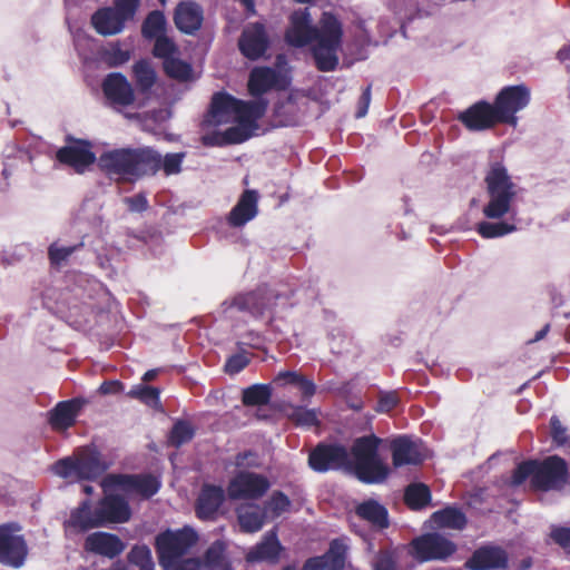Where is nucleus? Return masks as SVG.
<instances>
[{"instance_id":"1","label":"nucleus","mask_w":570,"mask_h":570,"mask_svg":"<svg viewBox=\"0 0 570 570\" xmlns=\"http://www.w3.org/2000/svg\"><path fill=\"white\" fill-rule=\"evenodd\" d=\"M266 108L267 101L265 99L243 101L224 92L215 94L212 99L210 109L205 117L204 126L235 125L223 132L204 135V144L222 146L247 140L258 129L257 120L264 116Z\"/></svg>"},{"instance_id":"2","label":"nucleus","mask_w":570,"mask_h":570,"mask_svg":"<svg viewBox=\"0 0 570 570\" xmlns=\"http://www.w3.org/2000/svg\"><path fill=\"white\" fill-rule=\"evenodd\" d=\"M289 27L286 30V41L296 48L312 45L315 65L321 71H333L338 65L343 29L335 16L324 12L318 28L313 27L312 17L307 9L292 13Z\"/></svg>"},{"instance_id":"3","label":"nucleus","mask_w":570,"mask_h":570,"mask_svg":"<svg viewBox=\"0 0 570 570\" xmlns=\"http://www.w3.org/2000/svg\"><path fill=\"white\" fill-rule=\"evenodd\" d=\"M161 156L149 147L118 148L98 157L99 168L110 178L137 180L160 169Z\"/></svg>"},{"instance_id":"4","label":"nucleus","mask_w":570,"mask_h":570,"mask_svg":"<svg viewBox=\"0 0 570 570\" xmlns=\"http://www.w3.org/2000/svg\"><path fill=\"white\" fill-rule=\"evenodd\" d=\"M198 541V533L190 527L166 530L156 537L159 564L164 570H200V560L188 557Z\"/></svg>"},{"instance_id":"5","label":"nucleus","mask_w":570,"mask_h":570,"mask_svg":"<svg viewBox=\"0 0 570 570\" xmlns=\"http://www.w3.org/2000/svg\"><path fill=\"white\" fill-rule=\"evenodd\" d=\"M289 306V298L286 295L279 294L265 285L252 292L240 293L230 301L223 303L224 313L230 316L234 312H240L256 318L264 317L268 320L282 317Z\"/></svg>"},{"instance_id":"6","label":"nucleus","mask_w":570,"mask_h":570,"mask_svg":"<svg viewBox=\"0 0 570 570\" xmlns=\"http://www.w3.org/2000/svg\"><path fill=\"white\" fill-rule=\"evenodd\" d=\"M485 183L489 200L483 207V215L488 219H501L505 216L513 218L517 190L507 168L501 163L491 164Z\"/></svg>"},{"instance_id":"7","label":"nucleus","mask_w":570,"mask_h":570,"mask_svg":"<svg viewBox=\"0 0 570 570\" xmlns=\"http://www.w3.org/2000/svg\"><path fill=\"white\" fill-rule=\"evenodd\" d=\"M381 442L380 438L372 434L356 439L352 445L347 470L353 471L364 483L383 482L389 474L387 465L377 453Z\"/></svg>"},{"instance_id":"8","label":"nucleus","mask_w":570,"mask_h":570,"mask_svg":"<svg viewBox=\"0 0 570 570\" xmlns=\"http://www.w3.org/2000/svg\"><path fill=\"white\" fill-rule=\"evenodd\" d=\"M106 470L107 465L92 448H81L52 465L56 475L70 481L95 480Z\"/></svg>"},{"instance_id":"9","label":"nucleus","mask_w":570,"mask_h":570,"mask_svg":"<svg viewBox=\"0 0 570 570\" xmlns=\"http://www.w3.org/2000/svg\"><path fill=\"white\" fill-rule=\"evenodd\" d=\"M531 100V90L528 86L514 85L503 87L495 97L493 107L500 124L512 127L518 125L517 114L525 109Z\"/></svg>"},{"instance_id":"10","label":"nucleus","mask_w":570,"mask_h":570,"mask_svg":"<svg viewBox=\"0 0 570 570\" xmlns=\"http://www.w3.org/2000/svg\"><path fill=\"white\" fill-rule=\"evenodd\" d=\"M105 492L121 490L127 495H139L148 499L156 494L160 488V481L153 475H107L101 483Z\"/></svg>"},{"instance_id":"11","label":"nucleus","mask_w":570,"mask_h":570,"mask_svg":"<svg viewBox=\"0 0 570 570\" xmlns=\"http://www.w3.org/2000/svg\"><path fill=\"white\" fill-rule=\"evenodd\" d=\"M412 554L419 561L446 560L456 551V546L446 537L438 533H426L415 538L412 543Z\"/></svg>"},{"instance_id":"12","label":"nucleus","mask_w":570,"mask_h":570,"mask_svg":"<svg viewBox=\"0 0 570 570\" xmlns=\"http://www.w3.org/2000/svg\"><path fill=\"white\" fill-rule=\"evenodd\" d=\"M16 523L0 525V562L13 568L23 564L27 546Z\"/></svg>"},{"instance_id":"13","label":"nucleus","mask_w":570,"mask_h":570,"mask_svg":"<svg viewBox=\"0 0 570 570\" xmlns=\"http://www.w3.org/2000/svg\"><path fill=\"white\" fill-rule=\"evenodd\" d=\"M568 479L567 463L563 459L552 455L537 462V470L532 479V484L540 490L561 489Z\"/></svg>"},{"instance_id":"14","label":"nucleus","mask_w":570,"mask_h":570,"mask_svg":"<svg viewBox=\"0 0 570 570\" xmlns=\"http://www.w3.org/2000/svg\"><path fill=\"white\" fill-rule=\"evenodd\" d=\"M308 463L317 472L338 469L347 470L351 459L346 448L343 445L320 444L311 452Z\"/></svg>"},{"instance_id":"15","label":"nucleus","mask_w":570,"mask_h":570,"mask_svg":"<svg viewBox=\"0 0 570 570\" xmlns=\"http://www.w3.org/2000/svg\"><path fill=\"white\" fill-rule=\"evenodd\" d=\"M102 92L108 106L121 111L135 101L131 83L120 72H111L102 81Z\"/></svg>"},{"instance_id":"16","label":"nucleus","mask_w":570,"mask_h":570,"mask_svg":"<svg viewBox=\"0 0 570 570\" xmlns=\"http://www.w3.org/2000/svg\"><path fill=\"white\" fill-rule=\"evenodd\" d=\"M269 487L264 475L243 471L232 479L227 491L230 499H258L267 492Z\"/></svg>"},{"instance_id":"17","label":"nucleus","mask_w":570,"mask_h":570,"mask_svg":"<svg viewBox=\"0 0 570 570\" xmlns=\"http://www.w3.org/2000/svg\"><path fill=\"white\" fill-rule=\"evenodd\" d=\"M289 83L287 72L283 69L256 67L250 71L248 90L258 97L272 89H285Z\"/></svg>"},{"instance_id":"18","label":"nucleus","mask_w":570,"mask_h":570,"mask_svg":"<svg viewBox=\"0 0 570 570\" xmlns=\"http://www.w3.org/2000/svg\"><path fill=\"white\" fill-rule=\"evenodd\" d=\"M57 159L73 168L76 173H85L98 158L91 150V144L87 140H72L67 146L58 149Z\"/></svg>"},{"instance_id":"19","label":"nucleus","mask_w":570,"mask_h":570,"mask_svg":"<svg viewBox=\"0 0 570 570\" xmlns=\"http://www.w3.org/2000/svg\"><path fill=\"white\" fill-rule=\"evenodd\" d=\"M391 451L395 468L416 465L425 459L423 444L407 435H401L392 440Z\"/></svg>"},{"instance_id":"20","label":"nucleus","mask_w":570,"mask_h":570,"mask_svg":"<svg viewBox=\"0 0 570 570\" xmlns=\"http://www.w3.org/2000/svg\"><path fill=\"white\" fill-rule=\"evenodd\" d=\"M238 45L245 57L252 60L258 59L268 48V37L264 26L258 22L247 24Z\"/></svg>"},{"instance_id":"21","label":"nucleus","mask_w":570,"mask_h":570,"mask_svg":"<svg viewBox=\"0 0 570 570\" xmlns=\"http://www.w3.org/2000/svg\"><path fill=\"white\" fill-rule=\"evenodd\" d=\"M101 525L97 507L92 509L89 500H85L71 511L69 519L65 521V531L68 535H71Z\"/></svg>"},{"instance_id":"22","label":"nucleus","mask_w":570,"mask_h":570,"mask_svg":"<svg viewBox=\"0 0 570 570\" xmlns=\"http://www.w3.org/2000/svg\"><path fill=\"white\" fill-rule=\"evenodd\" d=\"M346 550L345 539H334L328 551L323 556L308 559L303 570H343Z\"/></svg>"},{"instance_id":"23","label":"nucleus","mask_w":570,"mask_h":570,"mask_svg":"<svg viewBox=\"0 0 570 570\" xmlns=\"http://www.w3.org/2000/svg\"><path fill=\"white\" fill-rule=\"evenodd\" d=\"M507 566V552L495 546H483L476 549L465 562V567L470 570H498L505 569Z\"/></svg>"},{"instance_id":"24","label":"nucleus","mask_w":570,"mask_h":570,"mask_svg":"<svg viewBox=\"0 0 570 570\" xmlns=\"http://www.w3.org/2000/svg\"><path fill=\"white\" fill-rule=\"evenodd\" d=\"M493 105L479 101L461 112L459 119L470 130H484L500 124Z\"/></svg>"},{"instance_id":"25","label":"nucleus","mask_w":570,"mask_h":570,"mask_svg":"<svg viewBox=\"0 0 570 570\" xmlns=\"http://www.w3.org/2000/svg\"><path fill=\"white\" fill-rule=\"evenodd\" d=\"M101 524L122 523L130 518V508L128 502L116 494H106L97 505Z\"/></svg>"},{"instance_id":"26","label":"nucleus","mask_w":570,"mask_h":570,"mask_svg":"<svg viewBox=\"0 0 570 570\" xmlns=\"http://www.w3.org/2000/svg\"><path fill=\"white\" fill-rule=\"evenodd\" d=\"M85 549L95 554L111 559L124 551L125 544L116 534L95 532L86 538Z\"/></svg>"},{"instance_id":"27","label":"nucleus","mask_w":570,"mask_h":570,"mask_svg":"<svg viewBox=\"0 0 570 570\" xmlns=\"http://www.w3.org/2000/svg\"><path fill=\"white\" fill-rule=\"evenodd\" d=\"M82 405L83 401L80 399L61 401L51 411H49L48 422L53 430L65 431L75 424L76 417Z\"/></svg>"},{"instance_id":"28","label":"nucleus","mask_w":570,"mask_h":570,"mask_svg":"<svg viewBox=\"0 0 570 570\" xmlns=\"http://www.w3.org/2000/svg\"><path fill=\"white\" fill-rule=\"evenodd\" d=\"M258 195L255 190L247 189L239 197L237 204L230 210L227 220L233 227H242L258 213Z\"/></svg>"},{"instance_id":"29","label":"nucleus","mask_w":570,"mask_h":570,"mask_svg":"<svg viewBox=\"0 0 570 570\" xmlns=\"http://www.w3.org/2000/svg\"><path fill=\"white\" fill-rule=\"evenodd\" d=\"M203 19V9L193 1L180 2L175 10V24L187 35H194L202 27Z\"/></svg>"},{"instance_id":"30","label":"nucleus","mask_w":570,"mask_h":570,"mask_svg":"<svg viewBox=\"0 0 570 570\" xmlns=\"http://www.w3.org/2000/svg\"><path fill=\"white\" fill-rule=\"evenodd\" d=\"M225 494L222 488L205 485L197 499L196 514L202 520H213L224 501Z\"/></svg>"},{"instance_id":"31","label":"nucleus","mask_w":570,"mask_h":570,"mask_svg":"<svg viewBox=\"0 0 570 570\" xmlns=\"http://www.w3.org/2000/svg\"><path fill=\"white\" fill-rule=\"evenodd\" d=\"M91 23L101 36H114L122 31L125 21L111 7L96 11L91 17Z\"/></svg>"},{"instance_id":"32","label":"nucleus","mask_w":570,"mask_h":570,"mask_svg":"<svg viewBox=\"0 0 570 570\" xmlns=\"http://www.w3.org/2000/svg\"><path fill=\"white\" fill-rule=\"evenodd\" d=\"M429 522L431 523V528L462 530L466 525V517L459 508L446 507L435 511Z\"/></svg>"},{"instance_id":"33","label":"nucleus","mask_w":570,"mask_h":570,"mask_svg":"<svg viewBox=\"0 0 570 570\" xmlns=\"http://www.w3.org/2000/svg\"><path fill=\"white\" fill-rule=\"evenodd\" d=\"M281 551V544L275 531L268 532L263 541L247 553L248 561H276Z\"/></svg>"},{"instance_id":"34","label":"nucleus","mask_w":570,"mask_h":570,"mask_svg":"<svg viewBox=\"0 0 570 570\" xmlns=\"http://www.w3.org/2000/svg\"><path fill=\"white\" fill-rule=\"evenodd\" d=\"M356 514L376 529L389 525L387 510L375 500H367L356 508Z\"/></svg>"},{"instance_id":"35","label":"nucleus","mask_w":570,"mask_h":570,"mask_svg":"<svg viewBox=\"0 0 570 570\" xmlns=\"http://www.w3.org/2000/svg\"><path fill=\"white\" fill-rule=\"evenodd\" d=\"M237 518L242 530L253 533L262 529L266 515L256 504H243L237 509Z\"/></svg>"},{"instance_id":"36","label":"nucleus","mask_w":570,"mask_h":570,"mask_svg":"<svg viewBox=\"0 0 570 570\" xmlns=\"http://www.w3.org/2000/svg\"><path fill=\"white\" fill-rule=\"evenodd\" d=\"M517 229L514 220L508 218L501 222H480L476 225V232L483 238H498L513 233Z\"/></svg>"},{"instance_id":"37","label":"nucleus","mask_w":570,"mask_h":570,"mask_svg":"<svg viewBox=\"0 0 570 570\" xmlns=\"http://www.w3.org/2000/svg\"><path fill=\"white\" fill-rule=\"evenodd\" d=\"M404 552L400 549L380 551L373 560V570H404Z\"/></svg>"},{"instance_id":"38","label":"nucleus","mask_w":570,"mask_h":570,"mask_svg":"<svg viewBox=\"0 0 570 570\" xmlns=\"http://www.w3.org/2000/svg\"><path fill=\"white\" fill-rule=\"evenodd\" d=\"M404 499L411 509L420 510L431 501V491L423 483H412L406 488Z\"/></svg>"},{"instance_id":"39","label":"nucleus","mask_w":570,"mask_h":570,"mask_svg":"<svg viewBox=\"0 0 570 570\" xmlns=\"http://www.w3.org/2000/svg\"><path fill=\"white\" fill-rule=\"evenodd\" d=\"M203 563L200 562V567ZM204 567L212 570H228L225 558V544L223 541H215L206 550L204 556Z\"/></svg>"},{"instance_id":"40","label":"nucleus","mask_w":570,"mask_h":570,"mask_svg":"<svg viewBox=\"0 0 570 570\" xmlns=\"http://www.w3.org/2000/svg\"><path fill=\"white\" fill-rule=\"evenodd\" d=\"M272 396V389L268 384H253L243 391V403L245 405L267 404Z\"/></svg>"},{"instance_id":"41","label":"nucleus","mask_w":570,"mask_h":570,"mask_svg":"<svg viewBox=\"0 0 570 570\" xmlns=\"http://www.w3.org/2000/svg\"><path fill=\"white\" fill-rule=\"evenodd\" d=\"M136 85L139 90H149L156 81V72L147 61H138L132 67Z\"/></svg>"},{"instance_id":"42","label":"nucleus","mask_w":570,"mask_h":570,"mask_svg":"<svg viewBox=\"0 0 570 570\" xmlns=\"http://www.w3.org/2000/svg\"><path fill=\"white\" fill-rule=\"evenodd\" d=\"M287 416L296 425L303 428H312L318 423L316 410L307 409L304 406L291 407V410L287 412Z\"/></svg>"},{"instance_id":"43","label":"nucleus","mask_w":570,"mask_h":570,"mask_svg":"<svg viewBox=\"0 0 570 570\" xmlns=\"http://www.w3.org/2000/svg\"><path fill=\"white\" fill-rule=\"evenodd\" d=\"M166 20L160 11H153L146 18L142 24V35L145 38H156L163 36Z\"/></svg>"},{"instance_id":"44","label":"nucleus","mask_w":570,"mask_h":570,"mask_svg":"<svg viewBox=\"0 0 570 570\" xmlns=\"http://www.w3.org/2000/svg\"><path fill=\"white\" fill-rule=\"evenodd\" d=\"M289 507V499L282 492H275L265 503L264 512L266 518H277L288 511Z\"/></svg>"},{"instance_id":"45","label":"nucleus","mask_w":570,"mask_h":570,"mask_svg":"<svg viewBox=\"0 0 570 570\" xmlns=\"http://www.w3.org/2000/svg\"><path fill=\"white\" fill-rule=\"evenodd\" d=\"M128 395L132 399L140 400L151 407H157L159 405V390L153 386L144 384L135 385L128 392Z\"/></svg>"},{"instance_id":"46","label":"nucleus","mask_w":570,"mask_h":570,"mask_svg":"<svg viewBox=\"0 0 570 570\" xmlns=\"http://www.w3.org/2000/svg\"><path fill=\"white\" fill-rule=\"evenodd\" d=\"M164 69L169 77L178 80H187L191 75L190 65L177 59L176 56L164 61Z\"/></svg>"},{"instance_id":"47","label":"nucleus","mask_w":570,"mask_h":570,"mask_svg":"<svg viewBox=\"0 0 570 570\" xmlns=\"http://www.w3.org/2000/svg\"><path fill=\"white\" fill-rule=\"evenodd\" d=\"M131 564L137 566L139 570H154L151 551L147 546H136L128 554Z\"/></svg>"},{"instance_id":"48","label":"nucleus","mask_w":570,"mask_h":570,"mask_svg":"<svg viewBox=\"0 0 570 570\" xmlns=\"http://www.w3.org/2000/svg\"><path fill=\"white\" fill-rule=\"evenodd\" d=\"M194 429L190 423L186 421H178L171 429L169 442L171 445L178 448L184 443L190 441L194 436Z\"/></svg>"},{"instance_id":"49","label":"nucleus","mask_w":570,"mask_h":570,"mask_svg":"<svg viewBox=\"0 0 570 570\" xmlns=\"http://www.w3.org/2000/svg\"><path fill=\"white\" fill-rule=\"evenodd\" d=\"M154 55L163 58L164 61L173 58L177 53L176 45L166 36H159L155 38Z\"/></svg>"},{"instance_id":"50","label":"nucleus","mask_w":570,"mask_h":570,"mask_svg":"<svg viewBox=\"0 0 570 570\" xmlns=\"http://www.w3.org/2000/svg\"><path fill=\"white\" fill-rule=\"evenodd\" d=\"M184 158V153L167 154L164 158H161L160 168L164 169L167 176L176 175L181 169V163Z\"/></svg>"},{"instance_id":"51","label":"nucleus","mask_w":570,"mask_h":570,"mask_svg":"<svg viewBox=\"0 0 570 570\" xmlns=\"http://www.w3.org/2000/svg\"><path fill=\"white\" fill-rule=\"evenodd\" d=\"M77 249V246H65L53 243L49 247V258L52 264L61 265Z\"/></svg>"},{"instance_id":"52","label":"nucleus","mask_w":570,"mask_h":570,"mask_svg":"<svg viewBox=\"0 0 570 570\" xmlns=\"http://www.w3.org/2000/svg\"><path fill=\"white\" fill-rule=\"evenodd\" d=\"M535 470H537L535 461H528V462H523V463L519 464L512 474V480H511L512 484L520 485L529 476L533 478Z\"/></svg>"},{"instance_id":"53","label":"nucleus","mask_w":570,"mask_h":570,"mask_svg":"<svg viewBox=\"0 0 570 570\" xmlns=\"http://www.w3.org/2000/svg\"><path fill=\"white\" fill-rule=\"evenodd\" d=\"M106 57L111 66H120L130 59V52L128 49L121 48L119 43H115L106 50Z\"/></svg>"},{"instance_id":"54","label":"nucleus","mask_w":570,"mask_h":570,"mask_svg":"<svg viewBox=\"0 0 570 570\" xmlns=\"http://www.w3.org/2000/svg\"><path fill=\"white\" fill-rule=\"evenodd\" d=\"M139 1L140 0H116L112 9L117 11L118 16L126 22L134 17Z\"/></svg>"},{"instance_id":"55","label":"nucleus","mask_w":570,"mask_h":570,"mask_svg":"<svg viewBox=\"0 0 570 570\" xmlns=\"http://www.w3.org/2000/svg\"><path fill=\"white\" fill-rule=\"evenodd\" d=\"M249 363V357L246 353H237L232 355L225 364V371L228 374H237Z\"/></svg>"},{"instance_id":"56","label":"nucleus","mask_w":570,"mask_h":570,"mask_svg":"<svg viewBox=\"0 0 570 570\" xmlns=\"http://www.w3.org/2000/svg\"><path fill=\"white\" fill-rule=\"evenodd\" d=\"M551 436L554 443L563 445L568 441L567 428L562 425L560 420L553 415L550 420Z\"/></svg>"},{"instance_id":"57","label":"nucleus","mask_w":570,"mask_h":570,"mask_svg":"<svg viewBox=\"0 0 570 570\" xmlns=\"http://www.w3.org/2000/svg\"><path fill=\"white\" fill-rule=\"evenodd\" d=\"M124 203L132 213H141L148 208V200L144 194H137L131 197H125Z\"/></svg>"},{"instance_id":"58","label":"nucleus","mask_w":570,"mask_h":570,"mask_svg":"<svg viewBox=\"0 0 570 570\" xmlns=\"http://www.w3.org/2000/svg\"><path fill=\"white\" fill-rule=\"evenodd\" d=\"M397 403H399V397H397L396 393H394V392L384 393L380 396V400H379V403L376 406V411L377 412H389L392 409H394L397 405Z\"/></svg>"},{"instance_id":"59","label":"nucleus","mask_w":570,"mask_h":570,"mask_svg":"<svg viewBox=\"0 0 570 570\" xmlns=\"http://www.w3.org/2000/svg\"><path fill=\"white\" fill-rule=\"evenodd\" d=\"M552 539L570 553V528H557L551 532Z\"/></svg>"},{"instance_id":"60","label":"nucleus","mask_w":570,"mask_h":570,"mask_svg":"<svg viewBox=\"0 0 570 570\" xmlns=\"http://www.w3.org/2000/svg\"><path fill=\"white\" fill-rule=\"evenodd\" d=\"M299 377H301V374H298L297 372L284 371V372H279L275 376L274 382L278 385H286V384L295 385L297 383V381L299 380Z\"/></svg>"},{"instance_id":"61","label":"nucleus","mask_w":570,"mask_h":570,"mask_svg":"<svg viewBox=\"0 0 570 570\" xmlns=\"http://www.w3.org/2000/svg\"><path fill=\"white\" fill-rule=\"evenodd\" d=\"M304 397H311L316 391L315 384L307 377L301 375L299 380L295 384Z\"/></svg>"},{"instance_id":"62","label":"nucleus","mask_w":570,"mask_h":570,"mask_svg":"<svg viewBox=\"0 0 570 570\" xmlns=\"http://www.w3.org/2000/svg\"><path fill=\"white\" fill-rule=\"evenodd\" d=\"M370 101H371V87L368 86L364 90V92L361 97V102H360L358 109L356 111L357 118H362L367 114Z\"/></svg>"},{"instance_id":"63","label":"nucleus","mask_w":570,"mask_h":570,"mask_svg":"<svg viewBox=\"0 0 570 570\" xmlns=\"http://www.w3.org/2000/svg\"><path fill=\"white\" fill-rule=\"evenodd\" d=\"M124 389V385L119 381H110V382H104L99 391L101 394H116L121 392Z\"/></svg>"},{"instance_id":"64","label":"nucleus","mask_w":570,"mask_h":570,"mask_svg":"<svg viewBox=\"0 0 570 570\" xmlns=\"http://www.w3.org/2000/svg\"><path fill=\"white\" fill-rule=\"evenodd\" d=\"M569 56H570V48H568V47L561 48L557 53L558 59L561 61H564L566 59H568Z\"/></svg>"}]
</instances>
